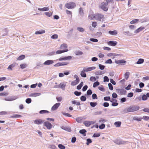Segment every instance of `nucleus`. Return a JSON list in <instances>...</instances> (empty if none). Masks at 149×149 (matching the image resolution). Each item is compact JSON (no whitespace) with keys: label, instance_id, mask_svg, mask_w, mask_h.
I'll return each mask as SVG.
<instances>
[{"label":"nucleus","instance_id":"obj_61","mask_svg":"<svg viewBox=\"0 0 149 149\" xmlns=\"http://www.w3.org/2000/svg\"><path fill=\"white\" fill-rule=\"evenodd\" d=\"M90 40L91 41L94 42H97L98 41L97 39L93 38H91L90 39Z\"/></svg>","mask_w":149,"mask_h":149},{"label":"nucleus","instance_id":"obj_17","mask_svg":"<svg viewBox=\"0 0 149 149\" xmlns=\"http://www.w3.org/2000/svg\"><path fill=\"white\" fill-rule=\"evenodd\" d=\"M79 82V80L78 79H76L75 80L71 82V85L72 86H75Z\"/></svg>","mask_w":149,"mask_h":149},{"label":"nucleus","instance_id":"obj_38","mask_svg":"<svg viewBox=\"0 0 149 149\" xmlns=\"http://www.w3.org/2000/svg\"><path fill=\"white\" fill-rule=\"evenodd\" d=\"M83 82L82 81L80 84L77 86V88L78 90H79L81 89V87L83 86Z\"/></svg>","mask_w":149,"mask_h":149},{"label":"nucleus","instance_id":"obj_46","mask_svg":"<svg viewBox=\"0 0 149 149\" xmlns=\"http://www.w3.org/2000/svg\"><path fill=\"white\" fill-rule=\"evenodd\" d=\"M98 66L100 69L101 70H103L104 69V68H105V66L100 64H99Z\"/></svg>","mask_w":149,"mask_h":149},{"label":"nucleus","instance_id":"obj_16","mask_svg":"<svg viewBox=\"0 0 149 149\" xmlns=\"http://www.w3.org/2000/svg\"><path fill=\"white\" fill-rule=\"evenodd\" d=\"M68 49H65V50H58L56 52V54H59L63 52H68Z\"/></svg>","mask_w":149,"mask_h":149},{"label":"nucleus","instance_id":"obj_29","mask_svg":"<svg viewBox=\"0 0 149 149\" xmlns=\"http://www.w3.org/2000/svg\"><path fill=\"white\" fill-rule=\"evenodd\" d=\"M22 117V116L18 114H14L13 116H10V118H17Z\"/></svg>","mask_w":149,"mask_h":149},{"label":"nucleus","instance_id":"obj_41","mask_svg":"<svg viewBox=\"0 0 149 149\" xmlns=\"http://www.w3.org/2000/svg\"><path fill=\"white\" fill-rule=\"evenodd\" d=\"M90 104L92 107H94L97 105V103L96 102H91Z\"/></svg>","mask_w":149,"mask_h":149},{"label":"nucleus","instance_id":"obj_30","mask_svg":"<svg viewBox=\"0 0 149 149\" xmlns=\"http://www.w3.org/2000/svg\"><path fill=\"white\" fill-rule=\"evenodd\" d=\"M144 61V60L143 58L139 59L138 61L136 62V63L138 64L143 63Z\"/></svg>","mask_w":149,"mask_h":149},{"label":"nucleus","instance_id":"obj_1","mask_svg":"<svg viewBox=\"0 0 149 149\" xmlns=\"http://www.w3.org/2000/svg\"><path fill=\"white\" fill-rule=\"evenodd\" d=\"M139 109L140 107L139 106L136 105H133L126 108L123 111V113L133 112L139 110Z\"/></svg>","mask_w":149,"mask_h":149},{"label":"nucleus","instance_id":"obj_14","mask_svg":"<svg viewBox=\"0 0 149 149\" xmlns=\"http://www.w3.org/2000/svg\"><path fill=\"white\" fill-rule=\"evenodd\" d=\"M18 98V97L17 96H15L11 97L5 98V100L7 101H12L15 100Z\"/></svg>","mask_w":149,"mask_h":149},{"label":"nucleus","instance_id":"obj_13","mask_svg":"<svg viewBox=\"0 0 149 149\" xmlns=\"http://www.w3.org/2000/svg\"><path fill=\"white\" fill-rule=\"evenodd\" d=\"M43 122V121L41 119H36L34 121V123L37 125L41 124Z\"/></svg>","mask_w":149,"mask_h":149},{"label":"nucleus","instance_id":"obj_49","mask_svg":"<svg viewBox=\"0 0 149 149\" xmlns=\"http://www.w3.org/2000/svg\"><path fill=\"white\" fill-rule=\"evenodd\" d=\"M96 79L95 77H91L90 78V80L92 82H94L96 81Z\"/></svg>","mask_w":149,"mask_h":149},{"label":"nucleus","instance_id":"obj_12","mask_svg":"<svg viewBox=\"0 0 149 149\" xmlns=\"http://www.w3.org/2000/svg\"><path fill=\"white\" fill-rule=\"evenodd\" d=\"M117 42L116 41H109L108 44L112 46H115L117 44Z\"/></svg>","mask_w":149,"mask_h":149},{"label":"nucleus","instance_id":"obj_64","mask_svg":"<svg viewBox=\"0 0 149 149\" xmlns=\"http://www.w3.org/2000/svg\"><path fill=\"white\" fill-rule=\"evenodd\" d=\"M112 97L113 98H116L118 96L116 93H113L112 94Z\"/></svg>","mask_w":149,"mask_h":149},{"label":"nucleus","instance_id":"obj_37","mask_svg":"<svg viewBox=\"0 0 149 149\" xmlns=\"http://www.w3.org/2000/svg\"><path fill=\"white\" fill-rule=\"evenodd\" d=\"M76 121L78 123H81L82 122V118L81 117H78L75 119Z\"/></svg>","mask_w":149,"mask_h":149},{"label":"nucleus","instance_id":"obj_5","mask_svg":"<svg viewBox=\"0 0 149 149\" xmlns=\"http://www.w3.org/2000/svg\"><path fill=\"white\" fill-rule=\"evenodd\" d=\"M95 121H85L83 122V123L85 126L87 127H88L91 124H93L95 123Z\"/></svg>","mask_w":149,"mask_h":149},{"label":"nucleus","instance_id":"obj_28","mask_svg":"<svg viewBox=\"0 0 149 149\" xmlns=\"http://www.w3.org/2000/svg\"><path fill=\"white\" fill-rule=\"evenodd\" d=\"M86 131L85 129H83L80 130L79 131V132L81 134H83L84 136H86Z\"/></svg>","mask_w":149,"mask_h":149},{"label":"nucleus","instance_id":"obj_62","mask_svg":"<svg viewBox=\"0 0 149 149\" xmlns=\"http://www.w3.org/2000/svg\"><path fill=\"white\" fill-rule=\"evenodd\" d=\"M74 94L76 96H79L81 94V92H78L77 91H75L74 92Z\"/></svg>","mask_w":149,"mask_h":149},{"label":"nucleus","instance_id":"obj_15","mask_svg":"<svg viewBox=\"0 0 149 149\" xmlns=\"http://www.w3.org/2000/svg\"><path fill=\"white\" fill-rule=\"evenodd\" d=\"M144 29L145 27H144L141 26L135 30L134 32V33H137Z\"/></svg>","mask_w":149,"mask_h":149},{"label":"nucleus","instance_id":"obj_20","mask_svg":"<svg viewBox=\"0 0 149 149\" xmlns=\"http://www.w3.org/2000/svg\"><path fill=\"white\" fill-rule=\"evenodd\" d=\"M88 18L91 20L95 19V14L89 15L88 16Z\"/></svg>","mask_w":149,"mask_h":149},{"label":"nucleus","instance_id":"obj_3","mask_svg":"<svg viewBox=\"0 0 149 149\" xmlns=\"http://www.w3.org/2000/svg\"><path fill=\"white\" fill-rule=\"evenodd\" d=\"M107 3H106L105 2H103L101 4L100 8L104 11H107L108 10V8L107 7Z\"/></svg>","mask_w":149,"mask_h":149},{"label":"nucleus","instance_id":"obj_34","mask_svg":"<svg viewBox=\"0 0 149 149\" xmlns=\"http://www.w3.org/2000/svg\"><path fill=\"white\" fill-rule=\"evenodd\" d=\"M85 71H84V70L82 71L80 73V75L82 77H86V73H85Z\"/></svg>","mask_w":149,"mask_h":149},{"label":"nucleus","instance_id":"obj_39","mask_svg":"<svg viewBox=\"0 0 149 149\" xmlns=\"http://www.w3.org/2000/svg\"><path fill=\"white\" fill-rule=\"evenodd\" d=\"M78 31L81 32H83L84 31V29L81 27H78L77 28Z\"/></svg>","mask_w":149,"mask_h":149},{"label":"nucleus","instance_id":"obj_47","mask_svg":"<svg viewBox=\"0 0 149 149\" xmlns=\"http://www.w3.org/2000/svg\"><path fill=\"white\" fill-rule=\"evenodd\" d=\"M58 146L60 149H65V147L61 144H59Z\"/></svg>","mask_w":149,"mask_h":149},{"label":"nucleus","instance_id":"obj_8","mask_svg":"<svg viewBox=\"0 0 149 149\" xmlns=\"http://www.w3.org/2000/svg\"><path fill=\"white\" fill-rule=\"evenodd\" d=\"M96 68L95 67L93 66L91 67H88V68H83V70H84V71L87 72L88 71H90L93 70H94Z\"/></svg>","mask_w":149,"mask_h":149},{"label":"nucleus","instance_id":"obj_42","mask_svg":"<svg viewBox=\"0 0 149 149\" xmlns=\"http://www.w3.org/2000/svg\"><path fill=\"white\" fill-rule=\"evenodd\" d=\"M49 113V111L45 110H42L39 111V113L40 114L48 113Z\"/></svg>","mask_w":149,"mask_h":149},{"label":"nucleus","instance_id":"obj_36","mask_svg":"<svg viewBox=\"0 0 149 149\" xmlns=\"http://www.w3.org/2000/svg\"><path fill=\"white\" fill-rule=\"evenodd\" d=\"M15 66V64H13L10 65L8 68L7 69L8 70H13L12 68L14 67Z\"/></svg>","mask_w":149,"mask_h":149},{"label":"nucleus","instance_id":"obj_19","mask_svg":"<svg viewBox=\"0 0 149 149\" xmlns=\"http://www.w3.org/2000/svg\"><path fill=\"white\" fill-rule=\"evenodd\" d=\"M49 8L48 7H44L42 8H38V10L40 11H48L49 10Z\"/></svg>","mask_w":149,"mask_h":149},{"label":"nucleus","instance_id":"obj_51","mask_svg":"<svg viewBox=\"0 0 149 149\" xmlns=\"http://www.w3.org/2000/svg\"><path fill=\"white\" fill-rule=\"evenodd\" d=\"M49 147L51 149H56L57 147H56L54 145H51L49 146Z\"/></svg>","mask_w":149,"mask_h":149},{"label":"nucleus","instance_id":"obj_40","mask_svg":"<svg viewBox=\"0 0 149 149\" xmlns=\"http://www.w3.org/2000/svg\"><path fill=\"white\" fill-rule=\"evenodd\" d=\"M79 13L81 16H82L84 14L83 9L80 8L79 9Z\"/></svg>","mask_w":149,"mask_h":149},{"label":"nucleus","instance_id":"obj_57","mask_svg":"<svg viewBox=\"0 0 149 149\" xmlns=\"http://www.w3.org/2000/svg\"><path fill=\"white\" fill-rule=\"evenodd\" d=\"M109 79L107 76H105L104 77V82H108L109 81Z\"/></svg>","mask_w":149,"mask_h":149},{"label":"nucleus","instance_id":"obj_4","mask_svg":"<svg viewBox=\"0 0 149 149\" xmlns=\"http://www.w3.org/2000/svg\"><path fill=\"white\" fill-rule=\"evenodd\" d=\"M116 91L117 93L120 95H125L126 93V91L123 89H117Z\"/></svg>","mask_w":149,"mask_h":149},{"label":"nucleus","instance_id":"obj_54","mask_svg":"<svg viewBox=\"0 0 149 149\" xmlns=\"http://www.w3.org/2000/svg\"><path fill=\"white\" fill-rule=\"evenodd\" d=\"M139 21V19H136L132 20L130 22V23L131 24H133L136 23V22Z\"/></svg>","mask_w":149,"mask_h":149},{"label":"nucleus","instance_id":"obj_50","mask_svg":"<svg viewBox=\"0 0 149 149\" xmlns=\"http://www.w3.org/2000/svg\"><path fill=\"white\" fill-rule=\"evenodd\" d=\"M87 143L86 144L87 145H88L89 143H91L92 142V141L91 139H86Z\"/></svg>","mask_w":149,"mask_h":149},{"label":"nucleus","instance_id":"obj_21","mask_svg":"<svg viewBox=\"0 0 149 149\" xmlns=\"http://www.w3.org/2000/svg\"><path fill=\"white\" fill-rule=\"evenodd\" d=\"M45 31L44 30H42L39 31H36L35 32V34L36 35L44 33H45Z\"/></svg>","mask_w":149,"mask_h":149},{"label":"nucleus","instance_id":"obj_44","mask_svg":"<svg viewBox=\"0 0 149 149\" xmlns=\"http://www.w3.org/2000/svg\"><path fill=\"white\" fill-rule=\"evenodd\" d=\"M100 84V83L98 81H97L96 82H94L93 84V87L95 88Z\"/></svg>","mask_w":149,"mask_h":149},{"label":"nucleus","instance_id":"obj_53","mask_svg":"<svg viewBox=\"0 0 149 149\" xmlns=\"http://www.w3.org/2000/svg\"><path fill=\"white\" fill-rule=\"evenodd\" d=\"M45 14L47 16L50 17L52 15V13H49V12H45Z\"/></svg>","mask_w":149,"mask_h":149},{"label":"nucleus","instance_id":"obj_48","mask_svg":"<svg viewBox=\"0 0 149 149\" xmlns=\"http://www.w3.org/2000/svg\"><path fill=\"white\" fill-rule=\"evenodd\" d=\"M8 95V93L6 92H3L0 93V96H6Z\"/></svg>","mask_w":149,"mask_h":149},{"label":"nucleus","instance_id":"obj_11","mask_svg":"<svg viewBox=\"0 0 149 149\" xmlns=\"http://www.w3.org/2000/svg\"><path fill=\"white\" fill-rule=\"evenodd\" d=\"M60 104V103H56L52 107L51 110L53 111L56 110L59 106Z\"/></svg>","mask_w":149,"mask_h":149},{"label":"nucleus","instance_id":"obj_33","mask_svg":"<svg viewBox=\"0 0 149 149\" xmlns=\"http://www.w3.org/2000/svg\"><path fill=\"white\" fill-rule=\"evenodd\" d=\"M25 58V56L24 55H22L20 56H19L17 58V60H21L24 59Z\"/></svg>","mask_w":149,"mask_h":149},{"label":"nucleus","instance_id":"obj_52","mask_svg":"<svg viewBox=\"0 0 149 149\" xmlns=\"http://www.w3.org/2000/svg\"><path fill=\"white\" fill-rule=\"evenodd\" d=\"M86 97L84 96H82L80 97V100L82 101H85L86 100Z\"/></svg>","mask_w":149,"mask_h":149},{"label":"nucleus","instance_id":"obj_63","mask_svg":"<svg viewBox=\"0 0 149 149\" xmlns=\"http://www.w3.org/2000/svg\"><path fill=\"white\" fill-rule=\"evenodd\" d=\"M31 98H27L26 100V102L28 104H29L31 103Z\"/></svg>","mask_w":149,"mask_h":149},{"label":"nucleus","instance_id":"obj_55","mask_svg":"<svg viewBox=\"0 0 149 149\" xmlns=\"http://www.w3.org/2000/svg\"><path fill=\"white\" fill-rule=\"evenodd\" d=\"M58 38V36L57 35L55 34L52 35L51 37V38L53 39H56Z\"/></svg>","mask_w":149,"mask_h":149},{"label":"nucleus","instance_id":"obj_56","mask_svg":"<svg viewBox=\"0 0 149 149\" xmlns=\"http://www.w3.org/2000/svg\"><path fill=\"white\" fill-rule=\"evenodd\" d=\"M92 25L93 27L95 28L97 25V23L95 22H93L92 23Z\"/></svg>","mask_w":149,"mask_h":149},{"label":"nucleus","instance_id":"obj_31","mask_svg":"<svg viewBox=\"0 0 149 149\" xmlns=\"http://www.w3.org/2000/svg\"><path fill=\"white\" fill-rule=\"evenodd\" d=\"M104 73L102 71H97L95 72V74L96 75H100L104 74Z\"/></svg>","mask_w":149,"mask_h":149},{"label":"nucleus","instance_id":"obj_9","mask_svg":"<svg viewBox=\"0 0 149 149\" xmlns=\"http://www.w3.org/2000/svg\"><path fill=\"white\" fill-rule=\"evenodd\" d=\"M54 63L53 60H48L46 61L43 64L45 65H48L52 64Z\"/></svg>","mask_w":149,"mask_h":149},{"label":"nucleus","instance_id":"obj_18","mask_svg":"<svg viewBox=\"0 0 149 149\" xmlns=\"http://www.w3.org/2000/svg\"><path fill=\"white\" fill-rule=\"evenodd\" d=\"M61 128L62 129L69 132H70L71 131V129L70 127H67L63 126L61 127Z\"/></svg>","mask_w":149,"mask_h":149},{"label":"nucleus","instance_id":"obj_7","mask_svg":"<svg viewBox=\"0 0 149 149\" xmlns=\"http://www.w3.org/2000/svg\"><path fill=\"white\" fill-rule=\"evenodd\" d=\"M44 125L49 130L51 129L52 126L51 123L48 121H46L44 123Z\"/></svg>","mask_w":149,"mask_h":149},{"label":"nucleus","instance_id":"obj_27","mask_svg":"<svg viewBox=\"0 0 149 149\" xmlns=\"http://www.w3.org/2000/svg\"><path fill=\"white\" fill-rule=\"evenodd\" d=\"M65 86L66 85L63 83H61L59 84V88H61L63 90H65Z\"/></svg>","mask_w":149,"mask_h":149},{"label":"nucleus","instance_id":"obj_60","mask_svg":"<svg viewBox=\"0 0 149 149\" xmlns=\"http://www.w3.org/2000/svg\"><path fill=\"white\" fill-rule=\"evenodd\" d=\"M109 88V89L111 90H112L113 89V86L111 83H109L108 84Z\"/></svg>","mask_w":149,"mask_h":149},{"label":"nucleus","instance_id":"obj_32","mask_svg":"<svg viewBox=\"0 0 149 149\" xmlns=\"http://www.w3.org/2000/svg\"><path fill=\"white\" fill-rule=\"evenodd\" d=\"M121 123L120 121H118L115 122L114 123V125L116 126L117 127H119L120 126Z\"/></svg>","mask_w":149,"mask_h":149},{"label":"nucleus","instance_id":"obj_26","mask_svg":"<svg viewBox=\"0 0 149 149\" xmlns=\"http://www.w3.org/2000/svg\"><path fill=\"white\" fill-rule=\"evenodd\" d=\"M115 63L116 64H120L125 63L126 61L123 60H118L115 61Z\"/></svg>","mask_w":149,"mask_h":149},{"label":"nucleus","instance_id":"obj_6","mask_svg":"<svg viewBox=\"0 0 149 149\" xmlns=\"http://www.w3.org/2000/svg\"><path fill=\"white\" fill-rule=\"evenodd\" d=\"M104 18V15L101 14H95V19L98 21H101V19Z\"/></svg>","mask_w":149,"mask_h":149},{"label":"nucleus","instance_id":"obj_22","mask_svg":"<svg viewBox=\"0 0 149 149\" xmlns=\"http://www.w3.org/2000/svg\"><path fill=\"white\" fill-rule=\"evenodd\" d=\"M74 53L77 56H81L83 54V53L82 51L79 50L75 52Z\"/></svg>","mask_w":149,"mask_h":149},{"label":"nucleus","instance_id":"obj_23","mask_svg":"<svg viewBox=\"0 0 149 149\" xmlns=\"http://www.w3.org/2000/svg\"><path fill=\"white\" fill-rule=\"evenodd\" d=\"M109 33L112 35H116L117 34V32L116 30L113 31H109Z\"/></svg>","mask_w":149,"mask_h":149},{"label":"nucleus","instance_id":"obj_45","mask_svg":"<svg viewBox=\"0 0 149 149\" xmlns=\"http://www.w3.org/2000/svg\"><path fill=\"white\" fill-rule=\"evenodd\" d=\"M27 66V65L26 64H21L20 65V67L22 69H24L26 68Z\"/></svg>","mask_w":149,"mask_h":149},{"label":"nucleus","instance_id":"obj_35","mask_svg":"<svg viewBox=\"0 0 149 149\" xmlns=\"http://www.w3.org/2000/svg\"><path fill=\"white\" fill-rule=\"evenodd\" d=\"M130 75V72H126L124 74V77L126 80H127Z\"/></svg>","mask_w":149,"mask_h":149},{"label":"nucleus","instance_id":"obj_25","mask_svg":"<svg viewBox=\"0 0 149 149\" xmlns=\"http://www.w3.org/2000/svg\"><path fill=\"white\" fill-rule=\"evenodd\" d=\"M142 118L141 117H138L137 116H134L133 117V119L134 120H136L137 121H140L141 120Z\"/></svg>","mask_w":149,"mask_h":149},{"label":"nucleus","instance_id":"obj_24","mask_svg":"<svg viewBox=\"0 0 149 149\" xmlns=\"http://www.w3.org/2000/svg\"><path fill=\"white\" fill-rule=\"evenodd\" d=\"M67 47L68 46L66 44L63 43L61 45L60 48L61 49H67L66 48H67Z\"/></svg>","mask_w":149,"mask_h":149},{"label":"nucleus","instance_id":"obj_2","mask_svg":"<svg viewBox=\"0 0 149 149\" xmlns=\"http://www.w3.org/2000/svg\"><path fill=\"white\" fill-rule=\"evenodd\" d=\"M65 7L68 9H73L76 6V4L73 2H70L65 4Z\"/></svg>","mask_w":149,"mask_h":149},{"label":"nucleus","instance_id":"obj_59","mask_svg":"<svg viewBox=\"0 0 149 149\" xmlns=\"http://www.w3.org/2000/svg\"><path fill=\"white\" fill-rule=\"evenodd\" d=\"M105 127V125L104 124H102L101 125L99 126V128L100 129H103Z\"/></svg>","mask_w":149,"mask_h":149},{"label":"nucleus","instance_id":"obj_10","mask_svg":"<svg viewBox=\"0 0 149 149\" xmlns=\"http://www.w3.org/2000/svg\"><path fill=\"white\" fill-rule=\"evenodd\" d=\"M8 31L7 28L4 29L2 31V36H7L8 33Z\"/></svg>","mask_w":149,"mask_h":149},{"label":"nucleus","instance_id":"obj_58","mask_svg":"<svg viewBox=\"0 0 149 149\" xmlns=\"http://www.w3.org/2000/svg\"><path fill=\"white\" fill-rule=\"evenodd\" d=\"M92 97L93 99H97V97L96 94L93 93L92 94Z\"/></svg>","mask_w":149,"mask_h":149},{"label":"nucleus","instance_id":"obj_43","mask_svg":"<svg viewBox=\"0 0 149 149\" xmlns=\"http://www.w3.org/2000/svg\"><path fill=\"white\" fill-rule=\"evenodd\" d=\"M148 97L147 95L145 94L143 95L142 97V100H146L147 99Z\"/></svg>","mask_w":149,"mask_h":149}]
</instances>
